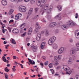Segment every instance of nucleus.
Returning a JSON list of instances; mask_svg holds the SVG:
<instances>
[{
	"mask_svg": "<svg viewBox=\"0 0 79 79\" xmlns=\"http://www.w3.org/2000/svg\"><path fill=\"white\" fill-rule=\"evenodd\" d=\"M47 0H37L36 4L38 6H40V7H43L44 5L42 4L44 3H45Z\"/></svg>",
	"mask_w": 79,
	"mask_h": 79,
	"instance_id": "f257e3e1",
	"label": "nucleus"
},
{
	"mask_svg": "<svg viewBox=\"0 0 79 79\" xmlns=\"http://www.w3.org/2000/svg\"><path fill=\"white\" fill-rule=\"evenodd\" d=\"M49 6V5H48V4H47L45 5L44 6V10H46V11H47V14H49V13H50V12H51V11H52L51 8H50L48 9Z\"/></svg>",
	"mask_w": 79,
	"mask_h": 79,
	"instance_id": "f03ea898",
	"label": "nucleus"
},
{
	"mask_svg": "<svg viewBox=\"0 0 79 79\" xmlns=\"http://www.w3.org/2000/svg\"><path fill=\"white\" fill-rule=\"evenodd\" d=\"M55 40H56V37L55 36L52 37L48 41V44L50 45H52L53 43L55 41Z\"/></svg>",
	"mask_w": 79,
	"mask_h": 79,
	"instance_id": "7ed1b4c3",
	"label": "nucleus"
},
{
	"mask_svg": "<svg viewBox=\"0 0 79 79\" xmlns=\"http://www.w3.org/2000/svg\"><path fill=\"white\" fill-rule=\"evenodd\" d=\"M19 10L20 11H22V12H26V7L24 6H20L19 7Z\"/></svg>",
	"mask_w": 79,
	"mask_h": 79,
	"instance_id": "20e7f679",
	"label": "nucleus"
},
{
	"mask_svg": "<svg viewBox=\"0 0 79 79\" xmlns=\"http://www.w3.org/2000/svg\"><path fill=\"white\" fill-rule=\"evenodd\" d=\"M22 16L21 13H20L16 15L15 17V19L16 20H19V17H21Z\"/></svg>",
	"mask_w": 79,
	"mask_h": 79,
	"instance_id": "39448f33",
	"label": "nucleus"
},
{
	"mask_svg": "<svg viewBox=\"0 0 79 79\" xmlns=\"http://www.w3.org/2000/svg\"><path fill=\"white\" fill-rule=\"evenodd\" d=\"M70 53L71 55H72V56H74L76 55V52L73 49L70 50Z\"/></svg>",
	"mask_w": 79,
	"mask_h": 79,
	"instance_id": "423d86ee",
	"label": "nucleus"
},
{
	"mask_svg": "<svg viewBox=\"0 0 79 79\" xmlns=\"http://www.w3.org/2000/svg\"><path fill=\"white\" fill-rule=\"evenodd\" d=\"M64 49V48L63 47H61L58 51V53L59 54H61V53L63 52Z\"/></svg>",
	"mask_w": 79,
	"mask_h": 79,
	"instance_id": "0eeeda50",
	"label": "nucleus"
},
{
	"mask_svg": "<svg viewBox=\"0 0 79 79\" xmlns=\"http://www.w3.org/2000/svg\"><path fill=\"white\" fill-rule=\"evenodd\" d=\"M69 24H68L69 26H68L69 27H70V26H71V27H72L73 26H74V25H76V23H75L74 22H71V21H69Z\"/></svg>",
	"mask_w": 79,
	"mask_h": 79,
	"instance_id": "6e6552de",
	"label": "nucleus"
},
{
	"mask_svg": "<svg viewBox=\"0 0 79 79\" xmlns=\"http://www.w3.org/2000/svg\"><path fill=\"white\" fill-rule=\"evenodd\" d=\"M68 26H69L68 25H63L61 27V28L62 29L64 30V29H66L67 28H68L69 27Z\"/></svg>",
	"mask_w": 79,
	"mask_h": 79,
	"instance_id": "1a4fd4ad",
	"label": "nucleus"
},
{
	"mask_svg": "<svg viewBox=\"0 0 79 79\" xmlns=\"http://www.w3.org/2000/svg\"><path fill=\"white\" fill-rule=\"evenodd\" d=\"M61 13H59L58 15L55 17L56 19H58V20H61Z\"/></svg>",
	"mask_w": 79,
	"mask_h": 79,
	"instance_id": "9d476101",
	"label": "nucleus"
},
{
	"mask_svg": "<svg viewBox=\"0 0 79 79\" xmlns=\"http://www.w3.org/2000/svg\"><path fill=\"white\" fill-rule=\"evenodd\" d=\"M12 31L15 34H18L19 32V30L17 29H14Z\"/></svg>",
	"mask_w": 79,
	"mask_h": 79,
	"instance_id": "9b49d317",
	"label": "nucleus"
},
{
	"mask_svg": "<svg viewBox=\"0 0 79 79\" xmlns=\"http://www.w3.org/2000/svg\"><path fill=\"white\" fill-rule=\"evenodd\" d=\"M35 27L37 29H40V28H41V27L40 26V25H39V24L38 22H37L36 23Z\"/></svg>",
	"mask_w": 79,
	"mask_h": 79,
	"instance_id": "f8f14e48",
	"label": "nucleus"
},
{
	"mask_svg": "<svg viewBox=\"0 0 79 79\" xmlns=\"http://www.w3.org/2000/svg\"><path fill=\"white\" fill-rule=\"evenodd\" d=\"M2 3L3 5H6L7 4V1L5 0H2Z\"/></svg>",
	"mask_w": 79,
	"mask_h": 79,
	"instance_id": "ddd939ff",
	"label": "nucleus"
},
{
	"mask_svg": "<svg viewBox=\"0 0 79 79\" xmlns=\"http://www.w3.org/2000/svg\"><path fill=\"white\" fill-rule=\"evenodd\" d=\"M77 30H76L75 31V35L76 36V38H77V39H79V32H77Z\"/></svg>",
	"mask_w": 79,
	"mask_h": 79,
	"instance_id": "4468645a",
	"label": "nucleus"
},
{
	"mask_svg": "<svg viewBox=\"0 0 79 79\" xmlns=\"http://www.w3.org/2000/svg\"><path fill=\"white\" fill-rule=\"evenodd\" d=\"M28 60L29 61V62L31 64H35V62L34 61H33L32 62V60H31L30 59L28 58Z\"/></svg>",
	"mask_w": 79,
	"mask_h": 79,
	"instance_id": "2eb2a0df",
	"label": "nucleus"
},
{
	"mask_svg": "<svg viewBox=\"0 0 79 79\" xmlns=\"http://www.w3.org/2000/svg\"><path fill=\"white\" fill-rule=\"evenodd\" d=\"M32 48L33 51L34 52H36V50L37 48V46H35L34 47H31Z\"/></svg>",
	"mask_w": 79,
	"mask_h": 79,
	"instance_id": "dca6fc26",
	"label": "nucleus"
},
{
	"mask_svg": "<svg viewBox=\"0 0 79 79\" xmlns=\"http://www.w3.org/2000/svg\"><path fill=\"white\" fill-rule=\"evenodd\" d=\"M52 47L54 49H56L58 48V45L54 43L53 44Z\"/></svg>",
	"mask_w": 79,
	"mask_h": 79,
	"instance_id": "f3484780",
	"label": "nucleus"
},
{
	"mask_svg": "<svg viewBox=\"0 0 79 79\" xmlns=\"http://www.w3.org/2000/svg\"><path fill=\"white\" fill-rule=\"evenodd\" d=\"M33 12V8H31L29 10V12L28 13V15H30L31 14H32V13Z\"/></svg>",
	"mask_w": 79,
	"mask_h": 79,
	"instance_id": "a211bd4d",
	"label": "nucleus"
},
{
	"mask_svg": "<svg viewBox=\"0 0 79 79\" xmlns=\"http://www.w3.org/2000/svg\"><path fill=\"white\" fill-rule=\"evenodd\" d=\"M14 11V10H13V9H11L10 10L9 12V15H11V14H12V13H13Z\"/></svg>",
	"mask_w": 79,
	"mask_h": 79,
	"instance_id": "6ab92c4d",
	"label": "nucleus"
},
{
	"mask_svg": "<svg viewBox=\"0 0 79 79\" xmlns=\"http://www.w3.org/2000/svg\"><path fill=\"white\" fill-rule=\"evenodd\" d=\"M57 8L58 9V10L59 11H61V9L62 8V6L60 5H59L57 6Z\"/></svg>",
	"mask_w": 79,
	"mask_h": 79,
	"instance_id": "aec40b11",
	"label": "nucleus"
},
{
	"mask_svg": "<svg viewBox=\"0 0 79 79\" xmlns=\"http://www.w3.org/2000/svg\"><path fill=\"white\" fill-rule=\"evenodd\" d=\"M71 73H72V71L70 70L69 72H66V73L67 74H68L69 75H70L71 74Z\"/></svg>",
	"mask_w": 79,
	"mask_h": 79,
	"instance_id": "412c9836",
	"label": "nucleus"
},
{
	"mask_svg": "<svg viewBox=\"0 0 79 79\" xmlns=\"http://www.w3.org/2000/svg\"><path fill=\"white\" fill-rule=\"evenodd\" d=\"M68 63L69 64H71L73 63V60H69L68 61Z\"/></svg>",
	"mask_w": 79,
	"mask_h": 79,
	"instance_id": "4be33fe9",
	"label": "nucleus"
},
{
	"mask_svg": "<svg viewBox=\"0 0 79 79\" xmlns=\"http://www.w3.org/2000/svg\"><path fill=\"white\" fill-rule=\"evenodd\" d=\"M2 58L3 61H4V62H6V60L5 57L4 56H3Z\"/></svg>",
	"mask_w": 79,
	"mask_h": 79,
	"instance_id": "5701e85b",
	"label": "nucleus"
},
{
	"mask_svg": "<svg viewBox=\"0 0 79 79\" xmlns=\"http://www.w3.org/2000/svg\"><path fill=\"white\" fill-rule=\"evenodd\" d=\"M5 71H6V72H8L9 71H10L9 69H8V68L6 67L4 69Z\"/></svg>",
	"mask_w": 79,
	"mask_h": 79,
	"instance_id": "b1692460",
	"label": "nucleus"
},
{
	"mask_svg": "<svg viewBox=\"0 0 79 79\" xmlns=\"http://www.w3.org/2000/svg\"><path fill=\"white\" fill-rule=\"evenodd\" d=\"M49 27L50 28H52V27H54V26L51 23L50 24Z\"/></svg>",
	"mask_w": 79,
	"mask_h": 79,
	"instance_id": "393cba45",
	"label": "nucleus"
},
{
	"mask_svg": "<svg viewBox=\"0 0 79 79\" xmlns=\"http://www.w3.org/2000/svg\"><path fill=\"white\" fill-rule=\"evenodd\" d=\"M74 79H79V75H76Z\"/></svg>",
	"mask_w": 79,
	"mask_h": 79,
	"instance_id": "a878e982",
	"label": "nucleus"
},
{
	"mask_svg": "<svg viewBox=\"0 0 79 79\" xmlns=\"http://www.w3.org/2000/svg\"><path fill=\"white\" fill-rule=\"evenodd\" d=\"M74 49L75 51L76 52H78L79 50V48H73Z\"/></svg>",
	"mask_w": 79,
	"mask_h": 79,
	"instance_id": "bb28decb",
	"label": "nucleus"
},
{
	"mask_svg": "<svg viewBox=\"0 0 79 79\" xmlns=\"http://www.w3.org/2000/svg\"><path fill=\"white\" fill-rule=\"evenodd\" d=\"M11 42L12 43V44H16V43L15 42V40H13V39H12V40H11Z\"/></svg>",
	"mask_w": 79,
	"mask_h": 79,
	"instance_id": "cd10ccee",
	"label": "nucleus"
},
{
	"mask_svg": "<svg viewBox=\"0 0 79 79\" xmlns=\"http://www.w3.org/2000/svg\"><path fill=\"white\" fill-rule=\"evenodd\" d=\"M54 60L55 61H58V58L57 57V56H55L54 57Z\"/></svg>",
	"mask_w": 79,
	"mask_h": 79,
	"instance_id": "c85d7f7f",
	"label": "nucleus"
},
{
	"mask_svg": "<svg viewBox=\"0 0 79 79\" xmlns=\"http://www.w3.org/2000/svg\"><path fill=\"white\" fill-rule=\"evenodd\" d=\"M47 18L48 19H51V16L49 15H47Z\"/></svg>",
	"mask_w": 79,
	"mask_h": 79,
	"instance_id": "c756f323",
	"label": "nucleus"
},
{
	"mask_svg": "<svg viewBox=\"0 0 79 79\" xmlns=\"http://www.w3.org/2000/svg\"><path fill=\"white\" fill-rule=\"evenodd\" d=\"M40 38L39 36H37L36 38V40L37 41H39L40 40Z\"/></svg>",
	"mask_w": 79,
	"mask_h": 79,
	"instance_id": "7c9ffc66",
	"label": "nucleus"
},
{
	"mask_svg": "<svg viewBox=\"0 0 79 79\" xmlns=\"http://www.w3.org/2000/svg\"><path fill=\"white\" fill-rule=\"evenodd\" d=\"M52 23L53 26H54V27H55L56 25V23L55 22L52 23Z\"/></svg>",
	"mask_w": 79,
	"mask_h": 79,
	"instance_id": "2f4dec72",
	"label": "nucleus"
},
{
	"mask_svg": "<svg viewBox=\"0 0 79 79\" xmlns=\"http://www.w3.org/2000/svg\"><path fill=\"white\" fill-rule=\"evenodd\" d=\"M35 0H31L30 3H35Z\"/></svg>",
	"mask_w": 79,
	"mask_h": 79,
	"instance_id": "473e14b6",
	"label": "nucleus"
},
{
	"mask_svg": "<svg viewBox=\"0 0 79 79\" xmlns=\"http://www.w3.org/2000/svg\"><path fill=\"white\" fill-rule=\"evenodd\" d=\"M61 55H58L57 57V59H58V60H60V59H61Z\"/></svg>",
	"mask_w": 79,
	"mask_h": 79,
	"instance_id": "72a5a7b5",
	"label": "nucleus"
},
{
	"mask_svg": "<svg viewBox=\"0 0 79 79\" xmlns=\"http://www.w3.org/2000/svg\"><path fill=\"white\" fill-rule=\"evenodd\" d=\"M48 66L50 68H51L53 67V66H52V63H50L49 65Z\"/></svg>",
	"mask_w": 79,
	"mask_h": 79,
	"instance_id": "f704fd0d",
	"label": "nucleus"
},
{
	"mask_svg": "<svg viewBox=\"0 0 79 79\" xmlns=\"http://www.w3.org/2000/svg\"><path fill=\"white\" fill-rule=\"evenodd\" d=\"M45 35L47 36L48 35H49V32L48 31H46L45 33Z\"/></svg>",
	"mask_w": 79,
	"mask_h": 79,
	"instance_id": "c9c22d12",
	"label": "nucleus"
},
{
	"mask_svg": "<svg viewBox=\"0 0 79 79\" xmlns=\"http://www.w3.org/2000/svg\"><path fill=\"white\" fill-rule=\"evenodd\" d=\"M45 42H42L41 44V45H42V46H45Z\"/></svg>",
	"mask_w": 79,
	"mask_h": 79,
	"instance_id": "e433bc0d",
	"label": "nucleus"
},
{
	"mask_svg": "<svg viewBox=\"0 0 79 79\" xmlns=\"http://www.w3.org/2000/svg\"><path fill=\"white\" fill-rule=\"evenodd\" d=\"M7 28H8V29L9 30V32H11V29L9 27H8Z\"/></svg>",
	"mask_w": 79,
	"mask_h": 79,
	"instance_id": "4c0bfd02",
	"label": "nucleus"
},
{
	"mask_svg": "<svg viewBox=\"0 0 79 79\" xmlns=\"http://www.w3.org/2000/svg\"><path fill=\"white\" fill-rule=\"evenodd\" d=\"M32 31V27H30L28 30V31L31 32Z\"/></svg>",
	"mask_w": 79,
	"mask_h": 79,
	"instance_id": "58836bf2",
	"label": "nucleus"
},
{
	"mask_svg": "<svg viewBox=\"0 0 79 79\" xmlns=\"http://www.w3.org/2000/svg\"><path fill=\"white\" fill-rule=\"evenodd\" d=\"M26 32H25L23 34H22L21 36L22 37H24L26 35Z\"/></svg>",
	"mask_w": 79,
	"mask_h": 79,
	"instance_id": "ea45409f",
	"label": "nucleus"
},
{
	"mask_svg": "<svg viewBox=\"0 0 79 79\" xmlns=\"http://www.w3.org/2000/svg\"><path fill=\"white\" fill-rule=\"evenodd\" d=\"M37 37H40V36H41V35H40V33H38L37 34Z\"/></svg>",
	"mask_w": 79,
	"mask_h": 79,
	"instance_id": "a19ab883",
	"label": "nucleus"
},
{
	"mask_svg": "<svg viewBox=\"0 0 79 79\" xmlns=\"http://www.w3.org/2000/svg\"><path fill=\"white\" fill-rule=\"evenodd\" d=\"M38 10H39V8L36 7L35 8V13H37V11H38Z\"/></svg>",
	"mask_w": 79,
	"mask_h": 79,
	"instance_id": "79ce46f5",
	"label": "nucleus"
},
{
	"mask_svg": "<svg viewBox=\"0 0 79 79\" xmlns=\"http://www.w3.org/2000/svg\"><path fill=\"white\" fill-rule=\"evenodd\" d=\"M73 40H73V39H70L69 42H70L72 43V42H73Z\"/></svg>",
	"mask_w": 79,
	"mask_h": 79,
	"instance_id": "37998d69",
	"label": "nucleus"
},
{
	"mask_svg": "<svg viewBox=\"0 0 79 79\" xmlns=\"http://www.w3.org/2000/svg\"><path fill=\"white\" fill-rule=\"evenodd\" d=\"M76 46L77 47H79V42L77 43L76 44Z\"/></svg>",
	"mask_w": 79,
	"mask_h": 79,
	"instance_id": "c03bdc74",
	"label": "nucleus"
},
{
	"mask_svg": "<svg viewBox=\"0 0 79 79\" xmlns=\"http://www.w3.org/2000/svg\"><path fill=\"white\" fill-rule=\"evenodd\" d=\"M50 71H51L52 73L53 74H54V70H53V69H50Z\"/></svg>",
	"mask_w": 79,
	"mask_h": 79,
	"instance_id": "a18cd8bd",
	"label": "nucleus"
},
{
	"mask_svg": "<svg viewBox=\"0 0 79 79\" xmlns=\"http://www.w3.org/2000/svg\"><path fill=\"white\" fill-rule=\"evenodd\" d=\"M31 32L28 31V35H31Z\"/></svg>",
	"mask_w": 79,
	"mask_h": 79,
	"instance_id": "49530a36",
	"label": "nucleus"
},
{
	"mask_svg": "<svg viewBox=\"0 0 79 79\" xmlns=\"http://www.w3.org/2000/svg\"><path fill=\"white\" fill-rule=\"evenodd\" d=\"M9 23H13V20L11 19L9 21Z\"/></svg>",
	"mask_w": 79,
	"mask_h": 79,
	"instance_id": "de8ad7c7",
	"label": "nucleus"
},
{
	"mask_svg": "<svg viewBox=\"0 0 79 79\" xmlns=\"http://www.w3.org/2000/svg\"><path fill=\"white\" fill-rule=\"evenodd\" d=\"M44 64L45 65V66L48 65V61L46 62Z\"/></svg>",
	"mask_w": 79,
	"mask_h": 79,
	"instance_id": "09e8293b",
	"label": "nucleus"
},
{
	"mask_svg": "<svg viewBox=\"0 0 79 79\" xmlns=\"http://www.w3.org/2000/svg\"><path fill=\"white\" fill-rule=\"evenodd\" d=\"M65 69L67 70H69V69H70L69 68V67H67V68H65Z\"/></svg>",
	"mask_w": 79,
	"mask_h": 79,
	"instance_id": "8fccbe9b",
	"label": "nucleus"
},
{
	"mask_svg": "<svg viewBox=\"0 0 79 79\" xmlns=\"http://www.w3.org/2000/svg\"><path fill=\"white\" fill-rule=\"evenodd\" d=\"M54 64L56 66H57V65H58V64H59V63H58V62H56V63H55Z\"/></svg>",
	"mask_w": 79,
	"mask_h": 79,
	"instance_id": "3c124183",
	"label": "nucleus"
},
{
	"mask_svg": "<svg viewBox=\"0 0 79 79\" xmlns=\"http://www.w3.org/2000/svg\"><path fill=\"white\" fill-rule=\"evenodd\" d=\"M39 69L37 68H36L35 69V71H36L37 72H38L39 70H38Z\"/></svg>",
	"mask_w": 79,
	"mask_h": 79,
	"instance_id": "603ef678",
	"label": "nucleus"
},
{
	"mask_svg": "<svg viewBox=\"0 0 79 79\" xmlns=\"http://www.w3.org/2000/svg\"><path fill=\"white\" fill-rule=\"evenodd\" d=\"M20 66L21 67V68H24V67L23 66V64H19Z\"/></svg>",
	"mask_w": 79,
	"mask_h": 79,
	"instance_id": "864d4df0",
	"label": "nucleus"
},
{
	"mask_svg": "<svg viewBox=\"0 0 79 79\" xmlns=\"http://www.w3.org/2000/svg\"><path fill=\"white\" fill-rule=\"evenodd\" d=\"M23 24L20 27L21 29H23V28H24V27H22L23 26Z\"/></svg>",
	"mask_w": 79,
	"mask_h": 79,
	"instance_id": "5fc2aeb1",
	"label": "nucleus"
},
{
	"mask_svg": "<svg viewBox=\"0 0 79 79\" xmlns=\"http://www.w3.org/2000/svg\"><path fill=\"white\" fill-rule=\"evenodd\" d=\"M8 46H9V45H5L6 48V49H8Z\"/></svg>",
	"mask_w": 79,
	"mask_h": 79,
	"instance_id": "6e6d98bb",
	"label": "nucleus"
},
{
	"mask_svg": "<svg viewBox=\"0 0 79 79\" xmlns=\"http://www.w3.org/2000/svg\"><path fill=\"white\" fill-rule=\"evenodd\" d=\"M24 1L25 2H29L30 0H24Z\"/></svg>",
	"mask_w": 79,
	"mask_h": 79,
	"instance_id": "4d7b16f0",
	"label": "nucleus"
},
{
	"mask_svg": "<svg viewBox=\"0 0 79 79\" xmlns=\"http://www.w3.org/2000/svg\"><path fill=\"white\" fill-rule=\"evenodd\" d=\"M31 77H35V75H34L33 76H30Z\"/></svg>",
	"mask_w": 79,
	"mask_h": 79,
	"instance_id": "13d9d810",
	"label": "nucleus"
},
{
	"mask_svg": "<svg viewBox=\"0 0 79 79\" xmlns=\"http://www.w3.org/2000/svg\"><path fill=\"white\" fill-rule=\"evenodd\" d=\"M13 59H16V56H13Z\"/></svg>",
	"mask_w": 79,
	"mask_h": 79,
	"instance_id": "bf43d9fd",
	"label": "nucleus"
},
{
	"mask_svg": "<svg viewBox=\"0 0 79 79\" xmlns=\"http://www.w3.org/2000/svg\"><path fill=\"white\" fill-rule=\"evenodd\" d=\"M60 68H61V67L60 66H58V67H57V69H60Z\"/></svg>",
	"mask_w": 79,
	"mask_h": 79,
	"instance_id": "052dcab7",
	"label": "nucleus"
},
{
	"mask_svg": "<svg viewBox=\"0 0 79 79\" xmlns=\"http://www.w3.org/2000/svg\"><path fill=\"white\" fill-rule=\"evenodd\" d=\"M44 46L41 45V49H43V48H44Z\"/></svg>",
	"mask_w": 79,
	"mask_h": 79,
	"instance_id": "680f3d73",
	"label": "nucleus"
},
{
	"mask_svg": "<svg viewBox=\"0 0 79 79\" xmlns=\"http://www.w3.org/2000/svg\"><path fill=\"white\" fill-rule=\"evenodd\" d=\"M40 65H41V66H42V67L43 66V63H40Z\"/></svg>",
	"mask_w": 79,
	"mask_h": 79,
	"instance_id": "e2e57ef3",
	"label": "nucleus"
},
{
	"mask_svg": "<svg viewBox=\"0 0 79 79\" xmlns=\"http://www.w3.org/2000/svg\"><path fill=\"white\" fill-rule=\"evenodd\" d=\"M35 32H36V33H37V32H38V30L36 29H35Z\"/></svg>",
	"mask_w": 79,
	"mask_h": 79,
	"instance_id": "0e129e2a",
	"label": "nucleus"
},
{
	"mask_svg": "<svg viewBox=\"0 0 79 79\" xmlns=\"http://www.w3.org/2000/svg\"><path fill=\"white\" fill-rule=\"evenodd\" d=\"M6 43H7V42H6V41H5L4 42L3 44H6Z\"/></svg>",
	"mask_w": 79,
	"mask_h": 79,
	"instance_id": "69168bd1",
	"label": "nucleus"
},
{
	"mask_svg": "<svg viewBox=\"0 0 79 79\" xmlns=\"http://www.w3.org/2000/svg\"><path fill=\"white\" fill-rule=\"evenodd\" d=\"M69 59L70 60H73V58L71 57H70Z\"/></svg>",
	"mask_w": 79,
	"mask_h": 79,
	"instance_id": "338daca9",
	"label": "nucleus"
},
{
	"mask_svg": "<svg viewBox=\"0 0 79 79\" xmlns=\"http://www.w3.org/2000/svg\"><path fill=\"white\" fill-rule=\"evenodd\" d=\"M12 70H13V71H16V69L14 68H12Z\"/></svg>",
	"mask_w": 79,
	"mask_h": 79,
	"instance_id": "774afa93",
	"label": "nucleus"
}]
</instances>
